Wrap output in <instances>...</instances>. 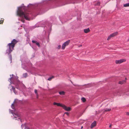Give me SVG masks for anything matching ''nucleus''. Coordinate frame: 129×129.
I'll return each instance as SVG.
<instances>
[{
  "label": "nucleus",
  "instance_id": "nucleus-37",
  "mask_svg": "<svg viewBox=\"0 0 129 129\" xmlns=\"http://www.w3.org/2000/svg\"><path fill=\"white\" fill-rule=\"evenodd\" d=\"M16 88L17 89H18V88L17 87H16Z\"/></svg>",
  "mask_w": 129,
  "mask_h": 129
},
{
  "label": "nucleus",
  "instance_id": "nucleus-18",
  "mask_svg": "<svg viewBox=\"0 0 129 129\" xmlns=\"http://www.w3.org/2000/svg\"><path fill=\"white\" fill-rule=\"evenodd\" d=\"M66 46H65V45H64V44H62V47H61L62 49H64L65 48Z\"/></svg>",
  "mask_w": 129,
  "mask_h": 129
},
{
  "label": "nucleus",
  "instance_id": "nucleus-5",
  "mask_svg": "<svg viewBox=\"0 0 129 129\" xmlns=\"http://www.w3.org/2000/svg\"><path fill=\"white\" fill-rule=\"evenodd\" d=\"M96 125V121H94L90 125V128H93L94 127H95Z\"/></svg>",
  "mask_w": 129,
  "mask_h": 129
},
{
  "label": "nucleus",
  "instance_id": "nucleus-8",
  "mask_svg": "<svg viewBox=\"0 0 129 129\" xmlns=\"http://www.w3.org/2000/svg\"><path fill=\"white\" fill-rule=\"evenodd\" d=\"M90 29L89 28L84 29V31L85 33H87L90 31Z\"/></svg>",
  "mask_w": 129,
  "mask_h": 129
},
{
  "label": "nucleus",
  "instance_id": "nucleus-40",
  "mask_svg": "<svg viewBox=\"0 0 129 129\" xmlns=\"http://www.w3.org/2000/svg\"><path fill=\"white\" fill-rule=\"evenodd\" d=\"M12 76H13V74H12Z\"/></svg>",
  "mask_w": 129,
  "mask_h": 129
},
{
  "label": "nucleus",
  "instance_id": "nucleus-32",
  "mask_svg": "<svg viewBox=\"0 0 129 129\" xmlns=\"http://www.w3.org/2000/svg\"><path fill=\"white\" fill-rule=\"evenodd\" d=\"M66 114H67V115L68 116H69V113H66Z\"/></svg>",
  "mask_w": 129,
  "mask_h": 129
},
{
  "label": "nucleus",
  "instance_id": "nucleus-31",
  "mask_svg": "<svg viewBox=\"0 0 129 129\" xmlns=\"http://www.w3.org/2000/svg\"><path fill=\"white\" fill-rule=\"evenodd\" d=\"M12 77H11V78H9V80L10 81V82L11 81V79L12 78Z\"/></svg>",
  "mask_w": 129,
  "mask_h": 129
},
{
  "label": "nucleus",
  "instance_id": "nucleus-25",
  "mask_svg": "<svg viewBox=\"0 0 129 129\" xmlns=\"http://www.w3.org/2000/svg\"><path fill=\"white\" fill-rule=\"evenodd\" d=\"M35 43L39 47L40 46V44L39 42H37L36 41V42Z\"/></svg>",
  "mask_w": 129,
  "mask_h": 129
},
{
  "label": "nucleus",
  "instance_id": "nucleus-20",
  "mask_svg": "<svg viewBox=\"0 0 129 129\" xmlns=\"http://www.w3.org/2000/svg\"><path fill=\"white\" fill-rule=\"evenodd\" d=\"M14 102L13 103V104H12L11 105V108L13 109H14Z\"/></svg>",
  "mask_w": 129,
  "mask_h": 129
},
{
  "label": "nucleus",
  "instance_id": "nucleus-7",
  "mask_svg": "<svg viewBox=\"0 0 129 129\" xmlns=\"http://www.w3.org/2000/svg\"><path fill=\"white\" fill-rule=\"evenodd\" d=\"M111 110L110 108H105L103 109L102 110L103 112H107L110 111Z\"/></svg>",
  "mask_w": 129,
  "mask_h": 129
},
{
  "label": "nucleus",
  "instance_id": "nucleus-30",
  "mask_svg": "<svg viewBox=\"0 0 129 129\" xmlns=\"http://www.w3.org/2000/svg\"><path fill=\"white\" fill-rule=\"evenodd\" d=\"M25 129H29L28 127H26L25 128Z\"/></svg>",
  "mask_w": 129,
  "mask_h": 129
},
{
  "label": "nucleus",
  "instance_id": "nucleus-4",
  "mask_svg": "<svg viewBox=\"0 0 129 129\" xmlns=\"http://www.w3.org/2000/svg\"><path fill=\"white\" fill-rule=\"evenodd\" d=\"M65 110L69 111L71 110V107H67L65 105L63 104L62 107Z\"/></svg>",
  "mask_w": 129,
  "mask_h": 129
},
{
  "label": "nucleus",
  "instance_id": "nucleus-29",
  "mask_svg": "<svg viewBox=\"0 0 129 129\" xmlns=\"http://www.w3.org/2000/svg\"><path fill=\"white\" fill-rule=\"evenodd\" d=\"M3 20L0 21V24H1L3 22Z\"/></svg>",
  "mask_w": 129,
  "mask_h": 129
},
{
  "label": "nucleus",
  "instance_id": "nucleus-10",
  "mask_svg": "<svg viewBox=\"0 0 129 129\" xmlns=\"http://www.w3.org/2000/svg\"><path fill=\"white\" fill-rule=\"evenodd\" d=\"M70 40H68L66 42L63 43L64 45L66 46L68 45L70 42Z\"/></svg>",
  "mask_w": 129,
  "mask_h": 129
},
{
  "label": "nucleus",
  "instance_id": "nucleus-2",
  "mask_svg": "<svg viewBox=\"0 0 129 129\" xmlns=\"http://www.w3.org/2000/svg\"><path fill=\"white\" fill-rule=\"evenodd\" d=\"M24 7L22 6L20 7L18 9V11H17V15L20 17L22 18L24 17L25 19L27 20H29V14L27 13H25L23 12L21 10L22 9H24Z\"/></svg>",
  "mask_w": 129,
  "mask_h": 129
},
{
  "label": "nucleus",
  "instance_id": "nucleus-39",
  "mask_svg": "<svg viewBox=\"0 0 129 129\" xmlns=\"http://www.w3.org/2000/svg\"><path fill=\"white\" fill-rule=\"evenodd\" d=\"M128 41H129V39H128Z\"/></svg>",
  "mask_w": 129,
  "mask_h": 129
},
{
  "label": "nucleus",
  "instance_id": "nucleus-24",
  "mask_svg": "<svg viewBox=\"0 0 129 129\" xmlns=\"http://www.w3.org/2000/svg\"><path fill=\"white\" fill-rule=\"evenodd\" d=\"M35 43L39 47L40 46V44L39 42H37L36 41V42Z\"/></svg>",
  "mask_w": 129,
  "mask_h": 129
},
{
  "label": "nucleus",
  "instance_id": "nucleus-6",
  "mask_svg": "<svg viewBox=\"0 0 129 129\" xmlns=\"http://www.w3.org/2000/svg\"><path fill=\"white\" fill-rule=\"evenodd\" d=\"M54 105H56L58 106H60L62 107L63 104L60 103H58L56 102H54L53 103Z\"/></svg>",
  "mask_w": 129,
  "mask_h": 129
},
{
  "label": "nucleus",
  "instance_id": "nucleus-36",
  "mask_svg": "<svg viewBox=\"0 0 129 129\" xmlns=\"http://www.w3.org/2000/svg\"><path fill=\"white\" fill-rule=\"evenodd\" d=\"M21 21H22L23 22H24V20H22Z\"/></svg>",
  "mask_w": 129,
  "mask_h": 129
},
{
  "label": "nucleus",
  "instance_id": "nucleus-35",
  "mask_svg": "<svg viewBox=\"0 0 129 129\" xmlns=\"http://www.w3.org/2000/svg\"><path fill=\"white\" fill-rule=\"evenodd\" d=\"M83 128V126H82L81 127V129H82Z\"/></svg>",
  "mask_w": 129,
  "mask_h": 129
},
{
  "label": "nucleus",
  "instance_id": "nucleus-26",
  "mask_svg": "<svg viewBox=\"0 0 129 129\" xmlns=\"http://www.w3.org/2000/svg\"><path fill=\"white\" fill-rule=\"evenodd\" d=\"M100 4V2H97L96 5H99Z\"/></svg>",
  "mask_w": 129,
  "mask_h": 129
},
{
  "label": "nucleus",
  "instance_id": "nucleus-41",
  "mask_svg": "<svg viewBox=\"0 0 129 129\" xmlns=\"http://www.w3.org/2000/svg\"><path fill=\"white\" fill-rule=\"evenodd\" d=\"M29 5H31V4H29Z\"/></svg>",
  "mask_w": 129,
  "mask_h": 129
},
{
  "label": "nucleus",
  "instance_id": "nucleus-22",
  "mask_svg": "<svg viewBox=\"0 0 129 129\" xmlns=\"http://www.w3.org/2000/svg\"><path fill=\"white\" fill-rule=\"evenodd\" d=\"M53 78V76H52V77H49V78H48V79L47 80H48L50 81V80H51V79L52 78Z\"/></svg>",
  "mask_w": 129,
  "mask_h": 129
},
{
  "label": "nucleus",
  "instance_id": "nucleus-34",
  "mask_svg": "<svg viewBox=\"0 0 129 129\" xmlns=\"http://www.w3.org/2000/svg\"><path fill=\"white\" fill-rule=\"evenodd\" d=\"M126 114L127 115L129 116V113H126Z\"/></svg>",
  "mask_w": 129,
  "mask_h": 129
},
{
  "label": "nucleus",
  "instance_id": "nucleus-16",
  "mask_svg": "<svg viewBox=\"0 0 129 129\" xmlns=\"http://www.w3.org/2000/svg\"><path fill=\"white\" fill-rule=\"evenodd\" d=\"M81 100L83 102H84L86 101V99L85 98L83 97L81 98Z\"/></svg>",
  "mask_w": 129,
  "mask_h": 129
},
{
  "label": "nucleus",
  "instance_id": "nucleus-27",
  "mask_svg": "<svg viewBox=\"0 0 129 129\" xmlns=\"http://www.w3.org/2000/svg\"><path fill=\"white\" fill-rule=\"evenodd\" d=\"M61 47V46L60 45H59L58 46L57 48L58 49H59Z\"/></svg>",
  "mask_w": 129,
  "mask_h": 129
},
{
  "label": "nucleus",
  "instance_id": "nucleus-15",
  "mask_svg": "<svg viewBox=\"0 0 129 129\" xmlns=\"http://www.w3.org/2000/svg\"><path fill=\"white\" fill-rule=\"evenodd\" d=\"M23 77L25 78L27 76V73H25L23 74Z\"/></svg>",
  "mask_w": 129,
  "mask_h": 129
},
{
  "label": "nucleus",
  "instance_id": "nucleus-11",
  "mask_svg": "<svg viewBox=\"0 0 129 129\" xmlns=\"http://www.w3.org/2000/svg\"><path fill=\"white\" fill-rule=\"evenodd\" d=\"M13 117L15 118H17L18 116V113H12Z\"/></svg>",
  "mask_w": 129,
  "mask_h": 129
},
{
  "label": "nucleus",
  "instance_id": "nucleus-42",
  "mask_svg": "<svg viewBox=\"0 0 129 129\" xmlns=\"http://www.w3.org/2000/svg\"><path fill=\"white\" fill-rule=\"evenodd\" d=\"M64 113H68V112H65Z\"/></svg>",
  "mask_w": 129,
  "mask_h": 129
},
{
  "label": "nucleus",
  "instance_id": "nucleus-1",
  "mask_svg": "<svg viewBox=\"0 0 129 129\" xmlns=\"http://www.w3.org/2000/svg\"><path fill=\"white\" fill-rule=\"evenodd\" d=\"M18 42V41L15 39H13L11 43L8 44L7 47H8V48L6 51V54H8L9 58L10 59L11 62H12V57L11 53L12 51L14 49V47L15 45Z\"/></svg>",
  "mask_w": 129,
  "mask_h": 129
},
{
  "label": "nucleus",
  "instance_id": "nucleus-13",
  "mask_svg": "<svg viewBox=\"0 0 129 129\" xmlns=\"http://www.w3.org/2000/svg\"><path fill=\"white\" fill-rule=\"evenodd\" d=\"M59 93L60 95H64L65 94V92L63 91H61L59 92Z\"/></svg>",
  "mask_w": 129,
  "mask_h": 129
},
{
  "label": "nucleus",
  "instance_id": "nucleus-9",
  "mask_svg": "<svg viewBox=\"0 0 129 129\" xmlns=\"http://www.w3.org/2000/svg\"><path fill=\"white\" fill-rule=\"evenodd\" d=\"M118 34V32H116L110 35L112 37H113L114 36L117 35Z\"/></svg>",
  "mask_w": 129,
  "mask_h": 129
},
{
  "label": "nucleus",
  "instance_id": "nucleus-12",
  "mask_svg": "<svg viewBox=\"0 0 129 129\" xmlns=\"http://www.w3.org/2000/svg\"><path fill=\"white\" fill-rule=\"evenodd\" d=\"M12 89L14 93L16 94L17 93V92L16 91L15 89V88L13 86H12Z\"/></svg>",
  "mask_w": 129,
  "mask_h": 129
},
{
  "label": "nucleus",
  "instance_id": "nucleus-19",
  "mask_svg": "<svg viewBox=\"0 0 129 129\" xmlns=\"http://www.w3.org/2000/svg\"><path fill=\"white\" fill-rule=\"evenodd\" d=\"M35 93L36 94V95L37 96V97L38 96V94L37 93V90L36 89H35Z\"/></svg>",
  "mask_w": 129,
  "mask_h": 129
},
{
  "label": "nucleus",
  "instance_id": "nucleus-23",
  "mask_svg": "<svg viewBox=\"0 0 129 129\" xmlns=\"http://www.w3.org/2000/svg\"><path fill=\"white\" fill-rule=\"evenodd\" d=\"M35 43L39 47L40 46V44L39 42H37L36 41V42Z\"/></svg>",
  "mask_w": 129,
  "mask_h": 129
},
{
  "label": "nucleus",
  "instance_id": "nucleus-43",
  "mask_svg": "<svg viewBox=\"0 0 129 129\" xmlns=\"http://www.w3.org/2000/svg\"><path fill=\"white\" fill-rule=\"evenodd\" d=\"M24 5V4H22V5Z\"/></svg>",
  "mask_w": 129,
  "mask_h": 129
},
{
  "label": "nucleus",
  "instance_id": "nucleus-14",
  "mask_svg": "<svg viewBox=\"0 0 129 129\" xmlns=\"http://www.w3.org/2000/svg\"><path fill=\"white\" fill-rule=\"evenodd\" d=\"M123 6L125 7H129V3L124 4L123 5Z\"/></svg>",
  "mask_w": 129,
  "mask_h": 129
},
{
  "label": "nucleus",
  "instance_id": "nucleus-3",
  "mask_svg": "<svg viewBox=\"0 0 129 129\" xmlns=\"http://www.w3.org/2000/svg\"><path fill=\"white\" fill-rule=\"evenodd\" d=\"M126 60L125 59H122L118 60H116L115 61V63L116 64H119L125 61Z\"/></svg>",
  "mask_w": 129,
  "mask_h": 129
},
{
  "label": "nucleus",
  "instance_id": "nucleus-21",
  "mask_svg": "<svg viewBox=\"0 0 129 129\" xmlns=\"http://www.w3.org/2000/svg\"><path fill=\"white\" fill-rule=\"evenodd\" d=\"M112 37H111V35H110L108 37L107 39V40H109Z\"/></svg>",
  "mask_w": 129,
  "mask_h": 129
},
{
  "label": "nucleus",
  "instance_id": "nucleus-33",
  "mask_svg": "<svg viewBox=\"0 0 129 129\" xmlns=\"http://www.w3.org/2000/svg\"><path fill=\"white\" fill-rule=\"evenodd\" d=\"M111 126H112V125H111H111H109V127H111Z\"/></svg>",
  "mask_w": 129,
  "mask_h": 129
},
{
  "label": "nucleus",
  "instance_id": "nucleus-28",
  "mask_svg": "<svg viewBox=\"0 0 129 129\" xmlns=\"http://www.w3.org/2000/svg\"><path fill=\"white\" fill-rule=\"evenodd\" d=\"M32 42L33 43H35L36 42V41H35V40H33L32 41Z\"/></svg>",
  "mask_w": 129,
  "mask_h": 129
},
{
  "label": "nucleus",
  "instance_id": "nucleus-17",
  "mask_svg": "<svg viewBox=\"0 0 129 129\" xmlns=\"http://www.w3.org/2000/svg\"><path fill=\"white\" fill-rule=\"evenodd\" d=\"M125 82V81H120L119 82V83L120 84H122Z\"/></svg>",
  "mask_w": 129,
  "mask_h": 129
},
{
  "label": "nucleus",
  "instance_id": "nucleus-38",
  "mask_svg": "<svg viewBox=\"0 0 129 129\" xmlns=\"http://www.w3.org/2000/svg\"><path fill=\"white\" fill-rule=\"evenodd\" d=\"M82 46V45H81L79 46Z\"/></svg>",
  "mask_w": 129,
  "mask_h": 129
}]
</instances>
